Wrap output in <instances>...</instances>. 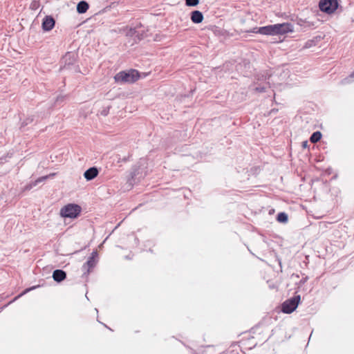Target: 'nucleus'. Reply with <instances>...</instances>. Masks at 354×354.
I'll use <instances>...</instances> for the list:
<instances>
[{
	"instance_id": "4be33fe9",
	"label": "nucleus",
	"mask_w": 354,
	"mask_h": 354,
	"mask_svg": "<svg viewBox=\"0 0 354 354\" xmlns=\"http://www.w3.org/2000/svg\"><path fill=\"white\" fill-rule=\"evenodd\" d=\"M255 90H256L257 92L263 93V92H265V91H266V87H264V86H257V87L255 88Z\"/></svg>"
},
{
	"instance_id": "2eb2a0df",
	"label": "nucleus",
	"mask_w": 354,
	"mask_h": 354,
	"mask_svg": "<svg viewBox=\"0 0 354 354\" xmlns=\"http://www.w3.org/2000/svg\"><path fill=\"white\" fill-rule=\"evenodd\" d=\"M88 3L85 1H81L77 6V11L80 14L85 13L88 9Z\"/></svg>"
},
{
	"instance_id": "20e7f679",
	"label": "nucleus",
	"mask_w": 354,
	"mask_h": 354,
	"mask_svg": "<svg viewBox=\"0 0 354 354\" xmlns=\"http://www.w3.org/2000/svg\"><path fill=\"white\" fill-rule=\"evenodd\" d=\"M301 300L300 295H295L293 297L286 299L281 304V311L286 314H290L297 308Z\"/></svg>"
},
{
	"instance_id": "7ed1b4c3",
	"label": "nucleus",
	"mask_w": 354,
	"mask_h": 354,
	"mask_svg": "<svg viewBox=\"0 0 354 354\" xmlns=\"http://www.w3.org/2000/svg\"><path fill=\"white\" fill-rule=\"evenodd\" d=\"M82 212V207L75 203H69L64 205L60 209V216L63 218H75Z\"/></svg>"
},
{
	"instance_id": "412c9836",
	"label": "nucleus",
	"mask_w": 354,
	"mask_h": 354,
	"mask_svg": "<svg viewBox=\"0 0 354 354\" xmlns=\"http://www.w3.org/2000/svg\"><path fill=\"white\" fill-rule=\"evenodd\" d=\"M136 30L135 28H130L127 32V36H133L135 35Z\"/></svg>"
},
{
	"instance_id": "dca6fc26",
	"label": "nucleus",
	"mask_w": 354,
	"mask_h": 354,
	"mask_svg": "<svg viewBox=\"0 0 354 354\" xmlns=\"http://www.w3.org/2000/svg\"><path fill=\"white\" fill-rule=\"evenodd\" d=\"M322 134L320 131H315L311 134V136L310 137V141L312 143H316L322 139Z\"/></svg>"
},
{
	"instance_id": "f8f14e48",
	"label": "nucleus",
	"mask_w": 354,
	"mask_h": 354,
	"mask_svg": "<svg viewBox=\"0 0 354 354\" xmlns=\"http://www.w3.org/2000/svg\"><path fill=\"white\" fill-rule=\"evenodd\" d=\"M191 20L194 24H199L203 20V13L199 10H194L191 13Z\"/></svg>"
},
{
	"instance_id": "aec40b11",
	"label": "nucleus",
	"mask_w": 354,
	"mask_h": 354,
	"mask_svg": "<svg viewBox=\"0 0 354 354\" xmlns=\"http://www.w3.org/2000/svg\"><path fill=\"white\" fill-rule=\"evenodd\" d=\"M109 109H110V106L104 108L100 112L101 115H104V116H106L109 113Z\"/></svg>"
},
{
	"instance_id": "f3484780",
	"label": "nucleus",
	"mask_w": 354,
	"mask_h": 354,
	"mask_svg": "<svg viewBox=\"0 0 354 354\" xmlns=\"http://www.w3.org/2000/svg\"><path fill=\"white\" fill-rule=\"evenodd\" d=\"M277 221L279 223H286L288 221V216L284 212H279L277 215Z\"/></svg>"
},
{
	"instance_id": "ddd939ff",
	"label": "nucleus",
	"mask_w": 354,
	"mask_h": 354,
	"mask_svg": "<svg viewBox=\"0 0 354 354\" xmlns=\"http://www.w3.org/2000/svg\"><path fill=\"white\" fill-rule=\"evenodd\" d=\"M48 176H41V177L37 178V180H35V181L30 182V183L27 184L24 187V191H29V190H30L34 187L37 185L38 183H41V182L44 181L45 180H46L48 178Z\"/></svg>"
},
{
	"instance_id": "bb28decb",
	"label": "nucleus",
	"mask_w": 354,
	"mask_h": 354,
	"mask_svg": "<svg viewBox=\"0 0 354 354\" xmlns=\"http://www.w3.org/2000/svg\"><path fill=\"white\" fill-rule=\"evenodd\" d=\"M137 175V173L136 171H133V172H131V178H133L136 176Z\"/></svg>"
},
{
	"instance_id": "a211bd4d",
	"label": "nucleus",
	"mask_w": 354,
	"mask_h": 354,
	"mask_svg": "<svg viewBox=\"0 0 354 354\" xmlns=\"http://www.w3.org/2000/svg\"><path fill=\"white\" fill-rule=\"evenodd\" d=\"M354 82V71L346 78L341 80L340 84L345 85Z\"/></svg>"
},
{
	"instance_id": "f257e3e1",
	"label": "nucleus",
	"mask_w": 354,
	"mask_h": 354,
	"mask_svg": "<svg viewBox=\"0 0 354 354\" xmlns=\"http://www.w3.org/2000/svg\"><path fill=\"white\" fill-rule=\"evenodd\" d=\"M148 73H140L138 71L131 68L129 71H122L114 76L115 82L120 84H133L140 78H145Z\"/></svg>"
},
{
	"instance_id": "5701e85b",
	"label": "nucleus",
	"mask_w": 354,
	"mask_h": 354,
	"mask_svg": "<svg viewBox=\"0 0 354 354\" xmlns=\"http://www.w3.org/2000/svg\"><path fill=\"white\" fill-rule=\"evenodd\" d=\"M38 4H39V3H38L37 1H32V2L31 3V4H30V8H31L32 9H37V7H38Z\"/></svg>"
},
{
	"instance_id": "a878e982",
	"label": "nucleus",
	"mask_w": 354,
	"mask_h": 354,
	"mask_svg": "<svg viewBox=\"0 0 354 354\" xmlns=\"http://www.w3.org/2000/svg\"><path fill=\"white\" fill-rule=\"evenodd\" d=\"M308 146V141H304V142H302V147H303V148H306Z\"/></svg>"
},
{
	"instance_id": "4468645a",
	"label": "nucleus",
	"mask_w": 354,
	"mask_h": 354,
	"mask_svg": "<svg viewBox=\"0 0 354 354\" xmlns=\"http://www.w3.org/2000/svg\"><path fill=\"white\" fill-rule=\"evenodd\" d=\"M39 115H29L28 117H27L22 122H21V128H23L26 126H27L28 124H31L32 122H33L34 121H36V122H38L39 120Z\"/></svg>"
},
{
	"instance_id": "9b49d317",
	"label": "nucleus",
	"mask_w": 354,
	"mask_h": 354,
	"mask_svg": "<svg viewBox=\"0 0 354 354\" xmlns=\"http://www.w3.org/2000/svg\"><path fill=\"white\" fill-rule=\"evenodd\" d=\"M40 287L39 285H37V286H31L30 288H26L24 290H23L19 295H18L17 296H16L15 297H14V299H12L10 302H8L7 304L4 305L2 308H1V310L4 309L5 308H6L7 306H8L10 304H11L12 303L15 302V301H17L18 299H19L21 297L25 295L26 294H27L28 292H30L31 290H35L36 288Z\"/></svg>"
},
{
	"instance_id": "0eeeda50",
	"label": "nucleus",
	"mask_w": 354,
	"mask_h": 354,
	"mask_svg": "<svg viewBox=\"0 0 354 354\" xmlns=\"http://www.w3.org/2000/svg\"><path fill=\"white\" fill-rule=\"evenodd\" d=\"M77 55L74 52H68L62 57V62L64 66H71L76 64Z\"/></svg>"
},
{
	"instance_id": "423d86ee",
	"label": "nucleus",
	"mask_w": 354,
	"mask_h": 354,
	"mask_svg": "<svg viewBox=\"0 0 354 354\" xmlns=\"http://www.w3.org/2000/svg\"><path fill=\"white\" fill-rule=\"evenodd\" d=\"M337 0H321L319 7L322 12L330 14L337 9Z\"/></svg>"
},
{
	"instance_id": "39448f33",
	"label": "nucleus",
	"mask_w": 354,
	"mask_h": 354,
	"mask_svg": "<svg viewBox=\"0 0 354 354\" xmlns=\"http://www.w3.org/2000/svg\"><path fill=\"white\" fill-rule=\"evenodd\" d=\"M97 252L96 250L93 251L87 261L83 264L82 267V270L83 271V277H87L91 272V270L95 268L97 263Z\"/></svg>"
},
{
	"instance_id": "b1692460",
	"label": "nucleus",
	"mask_w": 354,
	"mask_h": 354,
	"mask_svg": "<svg viewBox=\"0 0 354 354\" xmlns=\"http://www.w3.org/2000/svg\"><path fill=\"white\" fill-rule=\"evenodd\" d=\"M308 277H303V278L300 280V281H299V284H301V285L304 284V283L307 281V280H308Z\"/></svg>"
},
{
	"instance_id": "1a4fd4ad",
	"label": "nucleus",
	"mask_w": 354,
	"mask_h": 354,
	"mask_svg": "<svg viewBox=\"0 0 354 354\" xmlns=\"http://www.w3.org/2000/svg\"><path fill=\"white\" fill-rule=\"evenodd\" d=\"M98 169L95 167H92L86 169L84 173V177L86 180H92L98 175Z\"/></svg>"
},
{
	"instance_id": "6e6552de",
	"label": "nucleus",
	"mask_w": 354,
	"mask_h": 354,
	"mask_svg": "<svg viewBox=\"0 0 354 354\" xmlns=\"http://www.w3.org/2000/svg\"><path fill=\"white\" fill-rule=\"evenodd\" d=\"M66 272L64 270L57 269L53 271L52 277L55 281L60 283L66 279Z\"/></svg>"
},
{
	"instance_id": "393cba45",
	"label": "nucleus",
	"mask_w": 354,
	"mask_h": 354,
	"mask_svg": "<svg viewBox=\"0 0 354 354\" xmlns=\"http://www.w3.org/2000/svg\"><path fill=\"white\" fill-rule=\"evenodd\" d=\"M64 99V96H58L56 99V103H59V102H63Z\"/></svg>"
},
{
	"instance_id": "cd10ccee",
	"label": "nucleus",
	"mask_w": 354,
	"mask_h": 354,
	"mask_svg": "<svg viewBox=\"0 0 354 354\" xmlns=\"http://www.w3.org/2000/svg\"><path fill=\"white\" fill-rule=\"evenodd\" d=\"M310 42H312V41H307V42L306 43V44H305V47H306V48H308V47H310Z\"/></svg>"
},
{
	"instance_id": "c85d7f7f",
	"label": "nucleus",
	"mask_w": 354,
	"mask_h": 354,
	"mask_svg": "<svg viewBox=\"0 0 354 354\" xmlns=\"http://www.w3.org/2000/svg\"><path fill=\"white\" fill-rule=\"evenodd\" d=\"M104 326H105V327H106V328H108L109 329H110V328L107 326V325H105V324H104Z\"/></svg>"
},
{
	"instance_id": "f03ea898",
	"label": "nucleus",
	"mask_w": 354,
	"mask_h": 354,
	"mask_svg": "<svg viewBox=\"0 0 354 354\" xmlns=\"http://www.w3.org/2000/svg\"><path fill=\"white\" fill-rule=\"evenodd\" d=\"M292 26L289 23L277 24L259 28L257 33L264 35H283L292 31Z\"/></svg>"
},
{
	"instance_id": "9d476101",
	"label": "nucleus",
	"mask_w": 354,
	"mask_h": 354,
	"mask_svg": "<svg viewBox=\"0 0 354 354\" xmlns=\"http://www.w3.org/2000/svg\"><path fill=\"white\" fill-rule=\"evenodd\" d=\"M55 26V20L50 16H46L43 20L42 28L46 31H49L53 28Z\"/></svg>"
},
{
	"instance_id": "6ab92c4d",
	"label": "nucleus",
	"mask_w": 354,
	"mask_h": 354,
	"mask_svg": "<svg viewBox=\"0 0 354 354\" xmlns=\"http://www.w3.org/2000/svg\"><path fill=\"white\" fill-rule=\"evenodd\" d=\"M198 3L199 0H185V3L188 6H196Z\"/></svg>"
}]
</instances>
